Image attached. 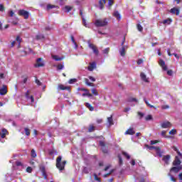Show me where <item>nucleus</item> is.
<instances>
[{"label": "nucleus", "mask_w": 182, "mask_h": 182, "mask_svg": "<svg viewBox=\"0 0 182 182\" xmlns=\"http://www.w3.org/2000/svg\"><path fill=\"white\" fill-rule=\"evenodd\" d=\"M29 95H30L29 90H27V92L25 94L26 99H29V97H30Z\"/></svg>", "instance_id": "nucleus-61"}, {"label": "nucleus", "mask_w": 182, "mask_h": 182, "mask_svg": "<svg viewBox=\"0 0 182 182\" xmlns=\"http://www.w3.org/2000/svg\"><path fill=\"white\" fill-rule=\"evenodd\" d=\"M66 161H62V156H59L56 159V168L60 171H63L65 170V166H66Z\"/></svg>", "instance_id": "nucleus-1"}, {"label": "nucleus", "mask_w": 182, "mask_h": 182, "mask_svg": "<svg viewBox=\"0 0 182 182\" xmlns=\"http://www.w3.org/2000/svg\"><path fill=\"white\" fill-rule=\"evenodd\" d=\"M26 171L27 173H32V167L31 166L27 167Z\"/></svg>", "instance_id": "nucleus-57"}, {"label": "nucleus", "mask_w": 182, "mask_h": 182, "mask_svg": "<svg viewBox=\"0 0 182 182\" xmlns=\"http://www.w3.org/2000/svg\"><path fill=\"white\" fill-rule=\"evenodd\" d=\"M170 107L168 105H163L161 107V109H163L164 110H166V109H169Z\"/></svg>", "instance_id": "nucleus-62"}, {"label": "nucleus", "mask_w": 182, "mask_h": 182, "mask_svg": "<svg viewBox=\"0 0 182 182\" xmlns=\"http://www.w3.org/2000/svg\"><path fill=\"white\" fill-rule=\"evenodd\" d=\"M52 58L54 59L56 62H60V60H63V57H58V55H52Z\"/></svg>", "instance_id": "nucleus-20"}, {"label": "nucleus", "mask_w": 182, "mask_h": 182, "mask_svg": "<svg viewBox=\"0 0 182 182\" xmlns=\"http://www.w3.org/2000/svg\"><path fill=\"white\" fill-rule=\"evenodd\" d=\"M8 134H9V132H8V130L6 129H3L1 130V133L0 132V136L1 139H5V137H6Z\"/></svg>", "instance_id": "nucleus-14"}, {"label": "nucleus", "mask_w": 182, "mask_h": 182, "mask_svg": "<svg viewBox=\"0 0 182 182\" xmlns=\"http://www.w3.org/2000/svg\"><path fill=\"white\" fill-rule=\"evenodd\" d=\"M137 114L139 116V119H143L144 117V114L143 112H138Z\"/></svg>", "instance_id": "nucleus-48"}, {"label": "nucleus", "mask_w": 182, "mask_h": 182, "mask_svg": "<svg viewBox=\"0 0 182 182\" xmlns=\"http://www.w3.org/2000/svg\"><path fill=\"white\" fill-rule=\"evenodd\" d=\"M145 147H146V149H149V150H154V146H149V144H145Z\"/></svg>", "instance_id": "nucleus-46"}, {"label": "nucleus", "mask_w": 182, "mask_h": 182, "mask_svg": "<svg viewBox=\"0 0 182 182\" xmlns=\"http://www.w3.org/2000/svg\"><path fill=\"white\" fill-rule=\"evenodd\" d=\"M36 38L37 39V41H39L41 39H45V36L40 34V35H37Z\"/></svg>", "instance_id": "nucleus-38"}, {"label": "nucleus", "mask_w": 182, "mask_h": 182, "mask_svg": "<svg viewBox=\"0 0 182 182\" xmlns=\"http://www.w3.org/2000/svg\"><path fill=\"white\" fill-rule=\"evenodd\" d=\"M167 75H168V76H173V70H168L167 71Z\"/></svg>", "instance_id": "nucleus-54"}, {"label": "nucleus", "mask_w": 182, "mask_h": 182, "mask_svg": "<svg viewBox=\"0 0 182 182\" xmlns=\"http://www.w3.org/2000/svg\"><path fill=\"white\" fill-rule=\"evenodd\" d=\"M94 179L96 181H100V178L97 177V175L96 173H94Z\"/></svg>", "instance_id": "nucleus-50"}, {"label": "nucleus", "mask_w": 182, "mask_h": 182, "mask_svg": "<svg viewBox=\"0 0 182 182\" xmlns=\"http://www.w3.org/2000/svg\"><path fill=\"white\" fill-rule=\"evenodd\" d=\"M90 168H87L86 166H84L83 168H82V174H89V173L90 172Z\"/></svg>", "instance_id": "nucleus-19"}, {"label": "nucleus", "mask_w": 182, "mask_h": 182, "mask_svg": "<svg viewBox=\"0 0 182 182\" xmlns=\"http://www.w3.org/2000/svg\"><path fill=\"white\" fill-rule=\"evenodd\" d=\"M108 24L109 21H107V18L97 19L95 22V25L97 28H103L105 26H107Z\"/></svg>", "instance_id": "nucleus-2"}, {"label": "nucleus", "mask_w": 182, "mask_h": 182, "mask_svg": "<svg viewBox=\"0 0 182 182\" xmlns=\"http://www.w3.org/2000/svg\"><path fill=\"white\" fill-rule=\"evenodd\" d=\"M91 92L94 96H99V92H97V90L95 88H93L91 90Z\"/></svg>", "instance_id": "nucleus-32"}, {"label": "nucleus", "mask_w": 182, "mask_h": 182, "mask_svg": "<svg viewBox=\"0 0 182 182\" xmlns=\"http://www.w3.org/2000/svg\"><path fill=\"white\" fill-rule=\"evenodd\" d=\"M41 171L43 173V176L44 178L46 180L48 178V175L46 174V171L45 170V167H43L41 168Z\"/></svg>", "instance_id": "nucleus-30"}, {"label": "nucleus", "mask_w": 182, "mask_h": 182, "mask_svg": "<svg viewBox=\"0 0 182 182\" xmlns=\"http://www.w3.org/2000/svg\"><path fill=\"white\" fill-rule=\"evenodd\" d=\"M170 12H171V14H173L176 15H180V10H178V9H176V8L171 9Z\"/></svg>", "instance_id": "nucleus-18"}, {"label": "nucleus", "mask_w": 182, "mask_h": 182, "mask_svg": "<svg viewBox=\"0 0 182 182\" xmlns=\"http://www.w3.org/2000/svg\"><path fill=\"white\" fill-rule=\"evenodd\" d=\"M181 170H182V166H173V167H172L170 169V171L171 172L172 171L173 173H177L179 171H181Z\"/></svg>", "instance_id": "nucleus-8"}, {"label": "nucleus", "mask_w": 182, "mask_h": 182, "mask_svg": "<svg viewBox=\"0 0 182 182\" xmlns=\"http://www.w3.org/2000/svg\"><path fill=\"white\" fill-rule=\"evenodd\" d=\"M141 79L144 81L146 82V83H149V78L146 76V74L144 73H141L140 74Z\"/></svg>", "instance_id": "nucleus-16"}, {"label": "nucleus", "mask_w": 182, "mask_h": 182, "mask_svg": "<svg viewBox=\"0 0 182 182\" xmlns=\"http://www.w3.org/2000/svg\"><path fill=\"white\" fill-rule=\"evenodd\" d=\"M129 47L127 46H123L122 49L119 50V53L121 56H126V50Z\"/></svg>", "instance_id": "nucleus-13"}, {"label": "nucleus", "mask_w": 182, "mask_h": 182, "mask_svg": "<svg viewBox=\"0 0 182 182\" xmlns=\"http://www.w3.org/2000/svg\"><path fill=\"white\" fill-rule=\"evenodd\" d=\"M109 50H110V48H107L104 49L102 52L105 55H107L109 53Z\"/></svg>", "instance_id": "nucleus-45"}, {"label": "nucleus", "mask_w": 182, "mask_h": 182, "mask_svg": "<svg viewBox=\"0 0 182 182\" xmlns=\"http://www.w3.org/2000/svg\"><path fill=\"white\" fill-rule=\"evenodd\" d=\"M36 68H43L45 66V63H43V58H39L36 60V63L34 65Z\"/></svg>", "instance_id": "nucleus-5"}, {"label": "nucleus", "mask_w": 182, "mask_h": 182, "mask_svg": "<svg viewBox=\"0 0 182 182\" xmlns=\"http://www.w3.org/2000/svg\"><path fill=\"white\" fill-rule=\"evenodd\" d=\"M171 22H173V20H171V18H167L164 20L163 23L164 25L167 24V25H170V23H171Z\"/></svg>", "instance_id": "nucleus-28"}, {"label": "nucleus", "mask_w": 182, "mask_h": 182, "mask_svg": "<svg viewBox=\"0 0 182 182\" xmlns=\"http://www.w3.org/2000/svg\"><path fill=\"white\" fill-rule=\"evenodd\" d=\"M71 38V41L73 42V43L75 45V49H77V43H76V41H75V37H73V36H70Z\"/></svg>", "instance_id": "nucleus-33"}, {"label": "nucleus", "mask_w": 182, "mask_h": 182, "mask_svg": "<svg viewBox=\"0 0 182 182\" xmlns=\"http://www.w3.org/2000/svg\"><path fill=\"white\" fill-rule=\"evenodd\" d=\"M53 8H56V6L52 4L47 5V11H50V9H53Z\"/></svg>", "instance_id": "nucleus-36"}, {"label": "nucleus", "mask_w": 182, "mask_h": 182, "mask_svg": "<svg viewBox=\"0 0 182 182\" xmlns=\"http://www.w3.org/2000/svg\"><path fill=\"white\" fill-rule=\"evenodd\" d=\"M85 92H86L85 93L82 94L83 97H85V96H87L88 97H92V96H93L90 92H89V90Z\"/></svg>", "instance_id": "nucleus-31"}, {"label": "nucleus", "mask_w": 182, "mask_h": 182, "mask_svg": "<svg viewBox=\"0 0 182 182\" xmlns=\"http://www.w3.org/2000/svg\"><path fill=\"white\" fill-rule=\"evenodd\" d=\"M100 9H103L105 8V4H106V0H100Z\"/></svg>", "instance_id": "nucleus-25"}, {"label": "nucleus", "mask_w": 182, "mask_h": 182, "mask_svg": "<svg viewBox=\"0 0 182 182\" xmlns=\"http://www.w3.org/2000/svg\"><path fill=\"white\" fill-rule=\"evenodd\" d=\"M159 143V140H152L151 141V144L153 146V144H157Z\"/></svg>", "instance_id": "nucleus-59"}, {"label": "nucleus", "mask_w": 182, "mask_h": 182, "mask_svg": "<svg viewBox=\"0 0 182 182\" xmlns=\"http://www.w3.org/2000/svg\"><path fill=\"white\" fill-rule=\"evenodd\" d=\"M65 9L66 12H70V11L72 9H73V7L70 6H65Z\"/></svg>", "instance_id": "nucleus-39"}, {"label": "nucleus", "mask_w": 182, "mask_h": 182, "mask_svg": "<svg viewBox=\"0 0 182 182\" xmlns=\"http://www.w3.org/2000/svg\"><path fill=\"white\" fill-rule=\"evenodd\" d=\"M36 85H38V86L42 85V82L38 79L36 80Z\"/></svg>", "instance_id": "nucleus-56"}, {"label": "nucleus", "mask_w": 182, "mask_h": 182, "mask_svg": "<svg viewBox=\"0 0 182 182\" xmlns=\"http://www.w3.org/2000/svg\"><path fill=\"white\" fill-rule=\"evenodd\" d=\"M36 151H35V149H32L31 150V157H33V159H35V157H36Z\"/></svg>", "instance_id": "nucleus-43"}, {"label": "nucleus", "mask_w": 182, "mask_h": 182, "mask_svg": "<svg viewBox=\"0 0 182 182\" xmlns=\"http://www.w3.org/2000/svg\"><path fill=\"white\" fill-rule=\"evenodd\" d=\"M117 157L119 159V166H122V164H123V159H122V155L118 154Z\"/></svg>", "instance_id": "nucleus-35"}, {"label": "nucleus", "mask_w": 182, "mask_h": 182, "mask_svg": "<svg viewBox=\"0 0 182 182\" xmlns=\"http://www.w3.org/2000/svg\"><path fill=\"white\" fill-rule=\"evenodd\" d=\"M181 161L180 160V158L178 156H176L174 161H173V166H181Z\"/></svg>", "instance_id": "nucleus-11"}, {"label": "nucleus", "mask_w": 182, "mask_h": 182, "mask_svg": "<svg viewBox=\"0 0 182 182\" xmlns=\"http://www.w3.org/2000/svg\"><path fill=\"white\" fill-rule=\"evenodd\" d=\"M136 28L139 32H143V26H141V25H140V23H138L136 25Z\"/></svg>", "instance_id": "nucleus-40"}, {"label": "nucleus", "mask_w": 182, "mask_h": 182, "mask_svg": "<svg viewBox=\"0 0 182 182\" xmlns=\"http://www.w3.org/2000/svg\"><path fill=\"white\" fill-rule=\"evenodd\" d=\"M145 120H146V122H149V120H153V116H151V114L147 115V116L145 117Z\"/></svg>", "instance_id": "nucleus-42"}, {"label": "nucleus", "mask_w": 182, "mask_h": 182, "mask_svg": "<svg viewBox=\"0 0 182 182\" xmlns=\"http://www.w3.org/2000/svg\"><path fill=\"white\" fill-rule=\"evenodd\" d=\"M85 107L89 109L90 112H93V110H95V107H93V106H92L89 102L85 103Z\"/></svg>", "instance_id": "nucleus-23"}, {"label": "nucleus", "mask_w": 182, "mask_h": 182, "mask_svg": "<svg viewBox=\"0 0 182 182\" xmlns=\"http://www.w3.org/2000/svg\"><path fill=\"white\" fill-rule=\"evenodd\" d=\"M85 84L87 85V86H93V84L90 82H89V79L87 78H85Z\"/></svg>", "instance_id": "nucleus-41"}, {"label": "nucleus", "mask_w": 182, "mask_h": 182, "mask_svg": "<svg viewBox=\"0 0 182 182\" xmlns=\"http://www.w3.org/2000/svg\"><path fill=\"white\" fill-rule=\"evenodd\" d=\"M125 135L133 136V134H136V132L134 129L132 127L129 128L124 133Z\"/></svg>", "instance_id": "nucleus-9"}, {"label": "nucleus", "mask_w": 182, "mask_h": 182, "mask_svg": "<svg viewBox=\"0 0 182 182\" xmlns=\"http://www.w3.org/2000/svg\"><path fill=\"white\" fill-rule=\"evenodd\" d=\"M88 46L90 49H92L93 53H95L96 56H99V49L97 48V46L90 43L88 44Z\"/></svg>", "instance_id": "nucleus-4"}, {"label": "nucleus", "mask_w": 182, "mask_h": 182, "mask_svg": "<svg viewBox=\"0 0 182 182\" xmlns=\"http://www.w3.org/2000/svg\"><path fill=\"white\" fill-rule=\"evenodd\" d=\"M18 15H19V16H23L24 19L29 18V12L24 9L19 10L18 12Z\"/></svg>", "instance_id": "nucleus-3"}, {"label": "nucleus", "mask_w": 182, "mask_h": 182, "mask_svg": "<svg viewBox=\"0 0 182 182\" xmlns=\"http://www.w3.org/2000/svg\"><path fill=\"white\" fill-rule=\"evenodd\" d=\"M8 93V87L5 85H3L2 88L0 89L1 96H5Z\"/></svg>", "instance_id": "nucleus-6"}, {"label": "nucleus", "mask_w": 182, "mask_h": 182, "mask_svg": "<svg viewBox=\"0 0 182 182\" xmlns=\"http://www.w3.org/2000/svg\"><path fill=\"white\" fill-rule=\"evenodd\" d=\"M96 130V127L93 124H90L88 128V132L92 133V132H95Z\"/></svg>", "instance_id": "nucleus-26"}, {"label": "nucleus", "mask_w": 182, "mask_h": 182, "mask_svg": "<svg viewBox=\"0 0 182 182\" xmlns=\"http://www.w3.org/2000/svg\"><path fill=\"white\" fill-rule=\"evenodd\" d=\"M171 126H172L171 122L168 121L164 122L161 124L162 129H169L170 127H171Z\"/></svg>", "instance_id": "nucleus-12"}, {"label": "nucleus", "mask_w": 182, "mask_h": 182, "mask_svg": "<svg viewBox=\"0 0 182 182\" xmlns=\"http://www.w3.org/2000/svg\"><path fill=\"white\" fill-rule=\"evenodd\" d=\"M129 102H137V99H136V98H130L129 100Z\"/></svg>", "instance_id": "nucleus-63"}, {"label": "nucleus", "mask_w": 182, "mask_h": 182, "mask_svg": "<svg viewBox=\"0 0 182 182\" xmlns=\"http://www.w3.org/2000/svg\"><path fill=\"white\" fill-rule=\"evenodd\" d=\"M163 161L166 164H168V161H170V155H166L163 156Z\"/></svg>", "instance_id": "nucleus-24"}, {"label": "nucleus", "mask_w": 182, "mask_h": 182, "mask_svg": "<svg viewBox=\"0 0 182 182\" xmlns=\"http://www.w3.org/2000/svg\"><path fill=\"white\" fill-rule=\"evenodd\" d=\"M137 65H141V63H143V60L141 59H139L136 62Z\"/></svg>", "instance_id": "nucleus-64"}, {"label": "nucleus", "mask_w": 182, "mask_h": 182, "mask_svg": "<svg viewBox=\"0 0 182 182\" xmlns=\"http://www.w3.org/2000/svg\"><path fill=\"white\" fill-rule=\"evenodd\" d=\"M64 66L62 64H59L58 66H57V69L58 70H62V69H63Z\"/></svg>", "instance_id": "nucleus-49"}, {"label": "nucleus", "mask_w": 182, "mask_h": 182, "mask_svg": "<svg viewBox=\"0 0 182 182\" xmlns=\"http://www.w3.org/2000/svg\"><path fill=\"white\" fill-rule=\"evenodd\" d=\"M16 41H17L18 42V46H21V42H22V39L21 38V37L19 36H18L16 38Z\"/></svg>", "instance_id": "nucleus-44"}, {"label": "nucleus", "mask_w": 182, "mask_h": 182, "mask_svg": "<svg viewBox=\"0 0 182 182\" xmlns=\"http://www.w3.org/2000/svg\"><path fill=\"white\" fill-rule=\"evenodd\" d=\"M82 23L85 28H87V23H86V19H85V17H82Z\"/></svg>", "instance_id": "nucleus-52"}, {"label": "nucleus", "mask_w": 182, "mask_h": 182, "mask_svg": "<svg viewBox=\"0 0 182 182\" xmlns=\"http://www.w3.org/2000/svg\"><path fill=\"white\" fill-rule=\"evenodd\" d=\"M100 146H101V147H102V152L105 154H107V153H108L107 148L106 147V144H105V142L103 141H100Z\"/></svg>", "instance_id": "nucleus-7"}, {"label": "nucleus", "mask_w": 182, "mask_h": 182, "mask_svg": "<svg viewBox=\"0 0 182 182\" xmlns=\"http://www.w3.org/2000/svg\"><path fill=\"white\" fill-rule=\"evenodd\" d=\"M107 122L109 124V126H112L114 124L113 123V115H111L109 117L107 118Z\"/></svg>", "instance_id": "nucleus-27"}, {"label": "nucleus", "mask_w": 182, "mask_h": 182, "mask_svg": "<svg viewBox=\"0 0 182 182\" xmlns=\"http://www.w3.org/2000/svg\"><path fill=\"white\" fill-rule=\"evenodd\" d=\"M5 11V7L4 4H0V12H4Z\"/></svg>", "instance_id": "nucleus-53"}, {"label": "nucleus", "mask_w": 182, "mask_h": 182, "mask_svg": "<svg viewBox=\"0 0 182 182\" xmlns=\"http://www.w3.org/2000/svg\"><path fill=\"white\" fill-rule=\"evenodd\" d=\"M177 133V130L176 129H171L170 132H169V134H172V135H174Z\"/></svg>", "instance_id": "nucleus-47"}, {"label": "nucleus", "mask_w": 182, "mask_h": 182, "mask_svg": "<svg viewBox=\"0 0 182 182\" xmlns=\"http://www.w3.org/2000/svg\"><path fill=\"white\" fill-rule=\"evenodd\" d=\"M58 88L60 90H70V87H65L63 85H59Z\"/></svg>", "instance_id": "nucleus-21"}, {"label": "nucleus", "mask_w": 182, "mask_h": 182, "mask_svg": "<svg viewBox=\"0 0 182 182\" xmlns=\"http://www.w3.org/2000/svg\"><path fill=\"white\" fill-rule=\"evenodd\" d=\"M123 156H124L128 160L130 159V155L127 154L126 152H122Z\"/></svg>", "instance_id": "nucleus-51"}, {"label": "nucleus", "mask_w": 182, "mask_h": 182, "mask_svg": "<svg viewBox=\"0 0 182 182\" xmlns=\"http://www.w3.org/2000/svg\"><path fill=\"white\" fill-rule=\"evenodd\" d=\"M113 16H114V18H117V19H118L119 21H120V19L122 18V16L120 15L119 11H114L113 13Z\"/></svg>", "instance_id": "nucleus-22"}, {"label": "nucleus", "mask_w": 182, "mask_h": 182, "mask_svg": "<svg viewBox=\"0 0 182 182\" xmlns=\"http://www.w3.org/2000/svg\"><path fill=\"white\" fill-rule=\"evenodd\" d=\"M95 68H96V63L93 62L90 63V65L88 66V70H90V72H92V70L95 69Z\"/></svg>", "instance_id": "nucleus-17"}, {"label": "nucleus", "mask_w": 182, "mask_h": 182, "mask_svg": "<svg viewBox=\"0 0 182 182\" xmlns=\"http://www.w3.org/2000/svg\"><path fill=\"white\" fill-rule=\"evenodd\" d=\"M159 65L161 66V68L163 69V70L166 71L167 70L168 68L167 65H166V62H164V60H159Z\"/></svg>", "instance_id": "nucleus-10"}, {"label": "nucleus", "mask_w": 182, "mask_h": 182, "mask_svg": "<svg viewBox=\"0 0 182 182\" xmlns=\"http://www.w3.org/2000/svg\"><path fill=\"white\" fill-rule=\"evenodd\" d=\"M88 78L90 79V80H91V82H96V79L92 76H89Z\"/></svg>", "instance_id": "nucleus-60"}, {"label": "nucleus", "mask_w": 182, "mask_h": 182, "mask_svg": "<svg viewBox=\"0 0 182 182\" xmlns=\"http://www.w3.org/2000/svg\"><path fill=\"white\" fill-rule=\"evenodd\" d=\"M114 4V1L113 0H109L108 5L110 8L113 4Z\"/></svg>", "instance_id": "nucleus-55"}, {"label": "nucleus", "mask_w": 182, "mask_h": 182, "mask_svg": "<svg viewBox=\"0 0 182 182\" xmlns=\"http://www.w3.org/2000/svg\"><path fill=\"white\" fill-rule=\"evenodd\" d=\"M154 150H156V154L159 156V157H163V152H161V149L159 146H154Z\"/></svg>", "instance_id": "nucleus-15"}, {"label": "nucleus", "mask_w": 182, "mask_h": 182, "mask_svg": "<svg viewBox=\"0 0 182 182\" xmlns=\"http://www.w3.org/2000/svg\"><path fill=\"white\" fill-rule=\"evenodd\" d=\"M26 136H31V129L28 128H24Z\"/></svg>", "instance_id": "nucleus-37"}, {"label": "nucleus", "mask_w": 182, "mask_h": 182, "mask_svg": "<svg viewBox=\"0 0 182 182\" xmlns=\"http://www.w3.org/2000/svg\"><path fill=\"white\" fill-rule=\"evenodd\" d=\"M167 132L166 131H162L161 134L163 137H167V136H166Z\"/></svg>", "instance_id": "nucleus-58"}, {"label": "nucleus", "mask_w": 182, "mask_h": 182, "mask_svg": "<svg viewBox=\"0 0 182 182\" xmlns=\"http://www.w3.org/2000/svg\"><path fill=\"white\" fill-rule=\"evenodd\" d=\"M77 82V80L76 78H73L69 80L68 83L70 85H73V83H76Z\"/></svg>", "instance_id": "nucleus-34"}, {"label": "nucleus", "mask_w": 182, "mask_h": 182, "mask_svg": "<svg viewBox=\"0 0 182 182\" xmlns=\"http://www.w3.org/2000/svg\"><path fill=\"white\" fill-rule=\"evenodd\" d=\"M146 106H148V107H150L151 109H156V107L154 105H150V103H149V102L147 101V100L146 98L144 99Z\"/></svg>", "instance_id": "nucleus-29"}]
</instances>
